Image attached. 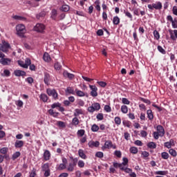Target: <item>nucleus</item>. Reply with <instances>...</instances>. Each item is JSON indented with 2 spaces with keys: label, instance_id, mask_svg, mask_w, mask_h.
Here are the masks:
<instances>
[{
  "label": "nucleus",
  "instance_id": "49",
  "mask_svg": "<svg viewBox=\"0 0 177 177\" xmlns=\"http://www.w3.org/2000/svg\"><path fill=\"white\" fill-rule=\"evenodd\" d=\"M61 10H62V12H68L70 10V6L68 5H63L62 6Z\"/></svg>",
  "mask_w": 177,
  "mask_h": 177
},
{
  "label": "nucleus",
  "instance_id": "42",
  "mask_svg": "<svg viewBox=\"0 0 177 177\" xmlns=\"http://www.w3.org/2000/svg\"><path fill=\"white\" fill-rule=\"evenodd\" d=\"M141 156L144 158V160H146V158H147V157L150 156V153L147 151H144L141 153Z\"/></svg>",
  "mask_w": 177,
  "mask_h": 177
},
{
  "label": "nucleus",
  "instance_id": "45",
  "mask_svg": "<svg viewBox=\"0 0 177 177\" xmlns=\"http://www.w3.org/2000/svg\"><path fill=\"white\" fill-rule=\"evenodd\" d=\"M66 168H67V166L66 165V164L61 163L59 165L57 169L59 171H63V169H66Z\"/></svg>",
  "mask_w": 177,
  "mask_h": 177
},
{
  "label": "nucleus",
  "instance_id": "60",
  "mask_svg": "<svg viewBox=\"0 0 177 177\" xmlns=\"http://www.w3.org/2000/svg\"><path fill=\"white\" fill-rule=\"evenodd\" d=\"M97 120H98V121H102L104 120V116L103 115V113H98L96 116Z\"/></svg>",
  "mask_w": 177,
  "mask_h": 177
},
{
  "label": "nucleus",
  "instance_id": "25",
  "mask_svg": "<svg viewBox=\"0 0 177 177\" xmlns=\"http://www.w3.org/2000/svg\"><path fill=\"white\" fill-rule=\"evenodd\" d=\"M66 93H68L69 95H75V91H74V88L73 87H67L66 90Z\"/></svg>",
  "mask_w": 177,
  "mask_h": 177
},
{
  "label": "nucleus",
  "instance_id": "24",
  "mask_svg": "<svg viewBox=\"0 0 177 177\" xmlns=\"http://www.w3.org/2000/svg\"><path fill=\"white\" fill-rule=\"evenodd\" d=\"M78 154L79 156L82 158L83 160H86V155L85 154V153L84 152V150L82 149H79L78 150Z\"/></svg>",
  "mask_w": 177,
  "mask_h": 177
},
{
  "label": "nucleus",
  "instance_id": "43",
  "mask_svg": "<svg viewBox=\"0 0 177 177\" xmlns=\"http://www.w3.org/2000/svg\"><path fill=\"white\" fill-rule=\"evenodd\" d=\"M161 157L163 158V160H168V158H169V154L168 152H162L161 153Z\"/></svg>",
  "mask_w": 177,
  "mask_h": 177
},
{
  "label": "nucleus",
  "instance_id": "38",
  "mask_svg": "<svg viewBox=\"0 0 177 177\" xmlns=\"http://www.w3.org/2000/svg\"><path fill=\"white\" fill-rule=\"evenodd\" d=\"M77 135L79 138H82L85 135V131L84 129H80L77 131Z\"/></svg>",
  "mask_w": 177,
  "mask_h": 177
},
{
  "label": "nucleus",
  "instance_id": "19",
  "mask_svg": "<svg viewBox=\"0 0 177 177\" xmlns=\"http://www.w3.org/2000/svg\"><path fill=\"white\" fill-rule=\"evenodd\" d=\"M147 118H149V120L150 121L153 120L154 115L153 114V111H151V109L147 110Z\"/></svg>",
  "mask_w": 177,
  "mask_h": 177
},
{
  "label": "nucleus",
  "instance_id": "33",
  "mask_svg": "<svg viewBox=\"0 0 177 177\" xmlns=\"http://www.w3.org/2000/svg\"><path fill=\"white\" fill-rule=\"evenodd\" d=\"M80 124V120H78V118L75 117L72 120V125H74L75 127H77Z\"/></svg>",
  "mask_w": 177,
  "mask_h": 177
},
{
  "label": "nucleus",
  "instance_id": "6",
  "mask_svg": "<svg viewBox=\"0 0 177 177\" xmlns=\"http://www.w3.org/2000/svg\"><path fill=\"white\" fill-rule=\"evenodd\" d=\"M9 48H10V45L8 42H3V44H0V50L2 52H8L9 50Z\"/></svg>",
  "mask_w": 177,
  "mask_h": 177
},
{
  "label": "nucleus",
  "instance_id": "34",
  "mask_svg": "<svg viewBox=\"0 0 177 177\" xmlns=\"http://www.w3.org/2000/svg\"><path fill=\"white\" fill-rule=\"evenodd\" d=\"M121 111L123 114L128 113V106L127 105H122Z\"/></svg>",
  "mask_w": 177,
  "mask_h": 177
},
{
  "label": "nucleus",
  "instance_id": "11",
  "mask_svg": "<svg viewBox=\"0 0 177 177\" xmlns=\"http://www.w3.org/2000/svg\"><path fill=\"white\" fill-rule=\"evenodd\" d=\"M170 34V38L171 41H175L177 39V30H169Z\"/></svg>",
  "mask_w": 177,
  "mask_h": 177
},
{
  "label": "nucleus",
  "instance_id": "30",
  "mask_svg": "<svg viewBox=\"0 0 177 177\" xmlns=\"http://www.w3.org/2000/svg\"><path fill=\"white\" fill-rule=\"evenodd\" d=\"M57 17V10L53 9L51 12V19H53V20H56Z\"/></svg>",
  "mask_w": 177,
  "mask_h": 177
},
{
  "label": "nucleus",
  "instance_id": "15",
  "mask_svg": "<svg viewBox=\"0 0 177 177\" xmlns=\"http://www.w3.org/2000/svg\"><path fill=\"white\" fill-rule=\"evenodd\" d=\"M44 84L50 85V75L48 73H44Z\"/></svg>",
  "mask_w": 177,
  "mask_h": 177
},
{
  "label": "nucleus",
  "instance_id": "35",
  "mask_svg": "<svg viewBox=\"0 0 177 177\" xmlns=\"http://www.w3.org/2000/svg\"><path fill=\"white\" fill-rule=\"evenodd\" d=\"M92 106L95 111H99V110H100V104L95 102L93 104Z\"/></svg>",
  "mask_w": 177,
  "mask_h": 177
},
{
  "label": "nucleus",
  "instance_id": "16",
  "mask_svg": "<svg viewBox=\"0 0 177 177\" xmlns=\"http://www.w3.org/2000/svg\"><path fill=\"white\" fill-rule=\"evenodd\" d=\"M24 146V141L23 140H16L15 142V147L16 149H21Z\"/></svg>",
  "mask_w": 177,
  "mask_h": 177
},
{
  "label": "nucleus",
  "instance_id": "27",
  "mask_svg": "<svg viewBox=\"0 0 177 177\" xmlns=\"http://www.w3.org/2000/svg\"><path fill=\"white\" fill-rule=\"evenodd\" d=\"M20 156H21V153H20V151H17L12 154V160L15 161V160H17V158H19Z\"/></svg>",
  "mask_w": 177,
  "mask_h": 177
},
{
  "label": "nucleus",
  "instance_id": "48",
  "mask_svg": "<svg viewBox=\"0 0 177 177\" xmlns=\"http://www.w3.org/2000/svg\"><path fill=\"white\" fill-rule=\"evenodd\" d=\"M41 169L42 171H48L50 170V169H49V163H45L41 166Z\"/></svg>",
  "mask_w": 177,
  "mask_h": 177
},
{
  "label": "nucleus",
  "instance_id": "22",
  "mask_svg": "<svg viewBox=\"0 0 177 177\" xmlns=\"http://www.w3.org/2000/svg\"><path fill=\"white\" fill-rule=\"evenodd\" d=\"M104 149H111L113 147V142L111 140H106L104 143Z\"/></svg>",
  "mask_w": 177,
  "mask_h": 177
},
{
  "label": "nucleus",
  "instance_id": "54",
  "mask_svg": "<svg viewBox=\"0 0 177 177\" xmlns=\"http://www.w3.org/2000/svg\"><path fill=\"white\" fill-rule=\"evenodd\" d=\"M95 157H97V158H103V157H104V154L102 151H97L95 153Z\"/></svg>",
  "mask_w": 177,
  "mask_h": 177
},
{
  "label": "nucleus",
  "instance_id": "44",
  "mask_svg": "<svg viewBox=\"0 0 177 177\" xmlns=\"http://www.w3.org/2000/svg\"><path fill=\"white\" fill-rule=\"evenodd\" d=\"M124 13L125 16H127V17H128L131 20H132V19H133V17L132 16V14H131V12H129V11L124 10Z\"/></svg>",
  "mask_w": 177,
  "mask_h": 177
},
{
  "label": "nucleus",
  "instance_id": "47",
  "mask_svg": "<svg viewBox=\"0 0 177 177\" xmlns=\"http://www.w3.org/2000/svg\"><path fill=\"white\" fill-rule=\"evenodd\" d=\"M57 125L59 128H66V123L64 122H62V121H58L57 122Z\"/></svg>",
  "mask_w": 177,
  "mask_h": 177
},
{
  "label": "nucleus",
  "instance_id": "52",
  "mask_svg": "<svg viewBox=\"0 0 177 177\" xmlns=\"http://www.w3.org/2000/svg\"><path fill=\"white\" fill-rule=\"evenodd\" d=\"M158 50L162 53V55H165L167 53V51H165V49H163L162 46H158Z\"/></svg>",
  "mask_w": 177,
  "mask_h": 177
},
{
  "label": "nucleus",
  "instance_id": "50",
  "mask_svg": "<svg viewBox=\"0 0 177 177\" xmlns=\"http://www.w3.org/2000/svg\"><path fill=\"white\" fill-rule=\"evenodd\" d=\"M77 166L79 167V168H84V167H85V162H84V160H77Z\"/></svg>",
  "mask_w": 177,
  "mask_h": 177
},
{
  "label": "nucleus",
  "instance_id": "40",
  "mask_svg": "<svg viewBox=\"0 0 177 177\" xmlns=\"http://www.w3.org/2000/svg\"><path fill=\"white\" fill-rule=\"evenodd\" d=\"M99 129H100V127L96 124H93L91 127L92 132H97V131H99Z\"/></svg>",
  "mask_w": 177,
  "mask_h": 177
},
{
  "label": "nucleus",
  "instance_id": "61",
  "mask_svg": "<svg viewBox=\"0 0 177 177\" xmlns=\"http://www.w3.org/2000/svg\"><path fill=\"white\" fill-rule=\"evenodd\" d=\"M104 110L106 112V113H111V106L109 105H105Z\"/></svg>",
  "mask_w": 177,
  "mask_h": 177
},
{
  "label": "nucleus",
  "instance_id": "64",
  "mask_svg": "<svg viewBox=\"0 0 177 177\" xmlns=\"http://www.w3.org/2000/svg\"><path fill=\"white\" fill-rule=\"evenodd\" d=\"M171 26L173 28H177V19H174L171 22Z\"/></svg>",
  "mask_w": 177,
  "mask_h": 177
},
{
  "label": "nucleus",
  "instance_id": "59",
  "mask_svg": "<svg viewBox=\"0 0 177 177\" xmlns=\"http://www.w3.org/2000/svg\"><path fill=\"white\" fill-rule=\"evenodd\" d=\"M122 171H124V172H125L126 174H131V172H132V169H129L128 167H124L123 166V169H122Z\"/></svg>",
  "mask_w": 177,
  "mask_h": 177
},
{
  "label": "nucleus",
  "instance_id": "41",
  "mask_svg": "<svg viewBox=\"0 0 177 177\" xmlns=\"http://www.w3.org/2000/svg\"><path fill=\"white\" fill-rule=\"evenodd\" d=\"M138 148L136 147H131L130 148V152L131 153V154H138Z\"/></svg>",
  "mask_w": 177,
  "mask_h": 177
},
{
  "label": "nucleus",
  "instance_id": "2",
  "mask_svg": "<svg viewBox=\"0 0 177 177\" xmlns=\"http://www.w3.org/2000/svg\"><path fill=\"white\" fill-rule=\"evenodd\" d=\"M16 31L17 35H19V37H24V34L27 30H26V26L24 25L18 24L16 26Z\"/></svg>",
  "mask_w": 177,
  "mask_h": 177
},
{
  "label": "nucleus",
  "instance_id": "3",
  "mask_svg": "<svg viewBox=\"0 0 177 177\" xmlns=\"http://www.w3.org/2000/svg\"><path fill=\"white\" fill-rule=\"evenodd\" d=\"M148 8L149 10H161L162 9V3L160 1H157L152 4H148Z\"/></svg>",
  "mask_w": 177,
  "mask_h": 177
},
{
  "label": "nucleus",
  "instance_id": "39",
  "mask_svg": "<svg viewBox=\"0 0 177 177\" xmlns=\"http://www.w3.org/2000/svg\"><path fill=\"white\" fill-rule=\"evenodd\" d=\"M168 174L167 171H157L155 172V175H162L163 176H165Z\"/></svg>",
  "mask_w": 177,
  "mask_h": 177
},
{
  "label": "nucleus",
  "instance_id": "8",
  "mask_svg": "<svg viewBox=\"0 0 177 177\" xmlns=\"http://www.w3.org/2000/svg\"><path fill=\"white\" fill-rule=\"evenodd\" d=\"M52 154L50 153V151L48 149H46L43 154V158L44 161H49L50 160Z\"/></svg>",
  "mask_w": 177,
  "mask_h": 177
},
{
  "label": "nucleus",
  "instance_id": "5",
  "mask_svg": "<svg viewBox=\"0 0 177 177\" xmlns=\"http://www.w3.org/2000/svg\"><path fill=\"white\" fill-rule=\"evenodd\" d=\"M90 89L91 90L90 95L93 96V97H96L97 96V87L95 85H90Z\"/></svg>",
  "mask_w": 177,
  "mask_h": 177
},
{
  "label": "nucleus",
  "instance_id": "17",
  "mask_svg": "<svg viewBox=\"0 0 177 177\" xmlns=\"http://www.w3.org/2000/svg\"><path fill=\"white\" fill-rule=\"evenodd\" d=\"M14 74L16 77H24L26 72L24 71L15 70Z\"/></svg>",
  "mask_w": 177,
  "mask_h": 177
},
{
  "label": "nucleus",
  "instance_id": "1",
  "mask_svg": "<svg viewBox=\"0 0 177 177\" xmlns=\"http://www.w3.org/2000/svg\"><path fill=\"white\" fill-rule=\"evenodd\" d=\"M71 162H69L66 169L68 172H74L75 167H77V164L78 163V158H74L73 156H70Z\"/></svg>",
  "mask_w": 177,
  "mask_h": 177
},
{
  "label": "nucleus",
  "instance_id": "58",
  "mask_svg": "<svg viewBox=\"0 0 177 177\" xmlns=\"http://www.w3.org/2000/svg\"><path fill=\"white\" fill-rule=\"evenodd\" d=\"M54 68L55 70H60L62 68V65L60 64V63L59 62H56L55 64H54Z\"/></svg>",
  "mask_w": 177,
  "mask_h": 177
},
{
  "label": "nucleus",
  "instance_id": "13",
  "mask_svg": "<svg viewBox=\"0 0 177 177\" xmlns=\"http://www.w3.org/2000/svg\"><path fill=\"white\" fill-rule=\"evenodd\" d=\"M172 146H175V141L174 139H170L169 142H166L164 143V147L167 149H171Z\"/></svg>",
  "mask_w": 177,
  "mask_h": 177
},
{
  "label": "nucleus",
  "instance_id": "29",
  "mask_svg": "<svg viewBox=\"0 0 177 177\" xmlns=\"http://www.w3.org/2000/svg\"><path fill=\"white\" fill-rule=\"evenodd\" d=\"M120 17H118V16H115L113 17V24H114V26H118V24H120Z\"/></svg>",
  "mask_w": 177,
  "mask_h": 177
},
{
  "label": "nucleus",
  "instance_id": "53",
  "mask_svg": "<svg viewBox=\"0 0 177 177\" xmlns=\"http://www.w3.org/2000/svg\"><path fill=\"white\" fill-rule=\"evenodd\" d=\"M75 111V113H74L75 117H78L80 114H82V109H76Z\"/></svg>",
  "mask_w": 177,
  "mask_h": 177
},
{
  "label": "nucleus",
  "instance_id": "46",
  "mask_svg": "<svg viewBox=\"0 0 177 177\" xmlns=\"http://www.w3.org/2000/svg\"><path fill=\"white\" fill-rule=\"evenodd\" d=\"M169 153L170 155L172 156V157H176V156H177L176 150H175L174 149H170L169 150Z\"/></svg>",
  "mask_w": 177,
  "mask_h": 177
},
{
  "label": "nucleus",
  "instance_id": "36",
  "mask_svg": "<svg viewBox=\"0 0 177 177\" xmlns=\"http://www.w3.org/2000/svg\"><path fill=\"white\" fill-rule=\"evenodd\" d=\"M113 167L114 168H120V169L122 171V169H124V166H122V164L118 163V162H113Z\"/></svg>",
  "mask_w": 177,
  "mask_h": 177
},
{
  "label": "nucleus",
  "instance_id": "14",
  "mask_svg": "<svg viewBox=\"0 0 177 177\" xmlns=\"http://www.w3.org/2000/svg\"><path fill=\"white\" fill-rule=\"evenodd\" d=\"M63 76L65 78H68V80H74L75 75L73 73H68L67 71L63 72Z\"/></svg>",
  "mask_w": 177,
  "mask_h": 177
},
{
  "label": "nucleus",
  "instance_id": "63",
  "mask_svg": "<svg viewBox=\"0 0 177 177\" xmlns=\"http://www.w3.org/2000/svg\"><path fill=\"white\" fill-rule=\"evenodd\" d=\"M122 160L123 162L121 163L122 164V167L125 166V165H128V162H129V160L127 158H122Z\"/></svg>",
  "mask_w": 177,
  "mask_h": 177
},
{
  "label": "nucleus",
  "instance_id": "4",
  "mask_svg": "<svg viewBox=\"0 0 177 177\" xmlns=\"http://www.w3.org/2000/svg\"><path fill=\"white\" fill-rule=\"evenodd\" d=\"M46 93L48 95V96H52L53 99L55 100H57V99H59V94L55 89L47 88Z\"/></svg>",
  "mask_w": 177,
  "mask_h": 177
},
{
  "label": "nucleus",
  "instance_id": "57",
  "mask_svg": "<svg viewBox=\"0 0 177 177\" xmlns=\"http://www.w3.org/2000/svg\"><path fill=\"white\" fill-rule=\"evenodd\" d=\"M122 102L123 104H131V101L128 98L123 97L122 99Z\"/></svg>",
  "mask_w": 177,
  "mask_h": 177
},
{
  "label": "nucleus",
  "instance_id": "26",
  "mask_svg": "<svg viewBox=\"0 0 177 177\" xmlns=\"http://www.w3.org/2000/svg\"><path fill=\"white\" fill-rule=\"evenodd\" d=\"M147 146V147H149V149H156L157 148V144H156V142H148Z\"/></svg>",
  "mask_w": 177,
  "mask_h": 177
},
{
  "label": "nucleus",
  "instance_id": "7",
  "mask_svg": "<svg viewBox=\"0 0 177 177\" xmlns=\"http://www.w3.org/2000/svg\"><path fill=\"white\" fill-rule=\"evenodd\" d=\"M34 30L37 32H44V30H45V25L42 24H37L35 26Z\"/></svg>",
  "mask_w": 177,
  "mask_h": 177
},
{
  "label": "nucleus",
  "instance_id": "32",
  "mask_svg": "<svg viewBox=\"0 0 177 177\" xmlns=\"http://www.w3.org/2000/svg\"><path fill=\"white\" fill-rule=\"evenodd\" d=\"M1 77H10V71L6 69L3 73H1Z\"/></svg>",
  "mask_w": 177,
  "mask_h": 177
},
{
  "label": "nucleus",
  "instance_id": "62",
  "mask_svg": "<svg viewBox=\"0 0 177 177\" xmlns=\"http://www.w3.org/2000/svg\"><path fill=\"white\" fill-rule=\"evenodd\" d=\"M18 64L23 68H27V65L23 61H18Z\"/></svg>",
  "mask_w": 177,
  "mask_h": 177
},
{
  "label": "nucleus",
  "instance_id": "20",
  "mask_svg": "<svg viewBox=\"0 0 177 177\" xmlns=\"http://www.w3.org/2000/svg\"><path fill=\"white\" fill-rule=\"evenodd\" d=\"M75 94L76 96H78L79 97H84V96H86L85 93L81 90H78V88L75 89Z\"/></svg>",
  "mask_w": 177,
  "mask_h": 177
},
{
  "label": "nucleus",
  "instance_id": "18",
  "mask_svg": "<svg viewBox=\"0 0 177 177\" xmlns=\"http://www.w3.org/2000/svg\"><path fill=\"white\" fill-rule=\"evenodd\" d=\"M48 114H50V115H51L52 117L56 118V117H59V112H56L54 109H49L48 111Z\"/></svg>",
  "mask_w": 177,
  "mask_h": 177
},
{
  "label": "nucleus",
  "instance_id": "31",
  "mask_svg": "<svg viewBox=\"0 0 177 177\" xmlns=\"http://www.w3.org/2000/svg\"><path fill=\"white\" fill-rule=\"evenodd\" d=\"M114 121H115V125H117L118 127H120V125H121V118L120 117H119V116L115 117Z\"/></svg>",
  "mask_w": 177,
  "mask_h": 177
},
{
  "label": "nucleus",
  "instance_id": "51",
  "mask_svg": "<svg viewBox=\"0 0 177 177\" xmlns=\"http://www.w3.org/2000/svg\"><path fill=\"white\" fill-rule=\"evenodd\" d=\"M37 176V169L32 168L31 172L30 173L29 177Z\"/></svg>",
  "mask_w": 177,
  "mask_h": 177
},
{
  "label": "nucleus",
  "instance_id": "21",
  "mask_svg": "<svg viewBox=\"0 0 177 177\" xmlns=\"http://www.w3.org/2000/svg\"><path fill=\"white\" fill-rule=\"evenodd\" d=\"M12 19H14L15 20H19L20 21H26L27 20V18H26L25 17H21L19 15L12 16Z\"/></svg>",
  "mask_w": 177,
  "mask_h": 177
},
{
  "label": "nucleus",
  "instance_id": "10",
  "mask_svg": "<svg viewBox=\"0 0 177 177\" xmlns=\"http://www.w3.org/2000/svg\"><path fill=\"white\" fill-rule=\"evenodd\" d=\"M0 63L3 66H9L10 65V63H12V59L9 58L3 57L0 59Z\"/></svg>",
  "mask_w": 177,
  "mask_h": 177
},
{
  "label": "nucleus",
  "instance_id": "55",
  "mask_svg": "<svg viewBox=\"0 0 177 177\" xmlns=\"http://www.w3.org/2000/svg\"><path fill=\"white\" fill-rule=\"evenodd\" d=\"M153 37L155 38V39H160V33L158 32V31L157 30H154L153 31Z\"/></svg>",
  "mask_w": 177,
  "mask_h": 177
},
{
  "label": "nucleus",
  "instance_id": "56",
  "mask_svg": "<svg viewBox=\"0 0 177 177\" xmlns=\"http://www.w3.org/2000/svg\"><path fill=\"white\" fill-rule=\"evenodd\" d=\"M9 149L7 147H3L0 149V153L1 154H8V151Z\"/></svg>",
  "mask_w": 177,
  "mask_h": 177
},
{
  "label": "nucleus",
  "instance_id": "28",
  "mask_svg": "<svg viewBox=\"0 0 177 177\" xmlns=\"http://www.w3.org/2000/svg\"><path fill=\"white\" fill-rule=\"evenodd\" d=\"M40 99L41 100H42V102H44V103L48 102V99H49V97H48V95L45 93H42L40 95Z\"/></svg>",
  "mask_w": 177,
  "mask_h": 177
},
{
  "label": "nucleus",
  "instance_id": "23",
  "mask_svg": "<svg viewBox=\"0 0 177 177\" xmlns=\"http://www.w3.org/2000/svg\"><path fill=\"white\" fill-rule=\"evenodd\" d=\"M43 59L44 60V62H50V60H52V59L50 58V55H49V53H44L43 55Z\"/></svg>",
  "mask_w": 177,
  "mask_h": 177
},
{
  "label": "nucleus",
  "instance_id": "12",
  "mask_svg": "<svg viewBox=\"0 0 177 177\" xmlns=\"http://www.w3.org/2000/svg\"><path fill=\"white\" fill-rule=\"evenodd\" d=\"M88 147H90L91 149H93V147H99L100 142H99V141L91 140L88 142Z\"/></svg>",
  "mask_w": 177,
  "mask_h": 177
},
{
  "label": "nucleus",
  "instance_id": "9",
  "mask_svg": "<svg viewBox=\"0 0 177 177\" xmlns=\"http://www.w3.org/2000/svg\"><path fill=\"white\" fill-rule=\"evenodd\" d=\"M157 133L160 135L161 138L165 135V130L164 129V127L161 125H158L156 127Z\"/></svg>",
  "mask_w": 177,
  "mask_h": 177
},
{
  "label": "nucleus",
  "instance_id": "37",
  "mask_svg": "<svg viewBox=\"0 0 177 177\" xmlns=\"http://www.w3.org/2000/svg\"><path fill=\"white\" fill-rule=\"evenodd\" d=\"M60 106H62V104H60L59 102H55L51 105V109L54 110V109H57L58 110Z\"/></svg>",
  "mask_w": 177,
  "mask_h": 177
}]
</instances>
